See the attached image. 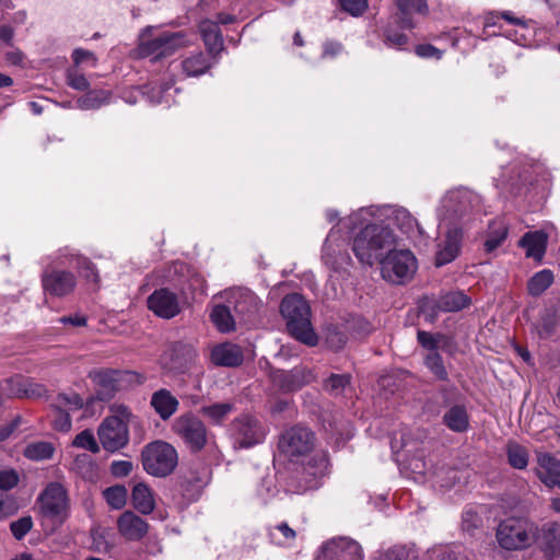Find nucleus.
<instances>
[{"label":"nucleus","mask_w":560,"mask_h":560,"mask_svg":"<svg viewBox=\"0 0 560 560\" xmlns=\"http://www.w3.org/2000/svg\"><path fill=\"white\" fill-rule=\"evenodd\" d=\"M52 428L59 432H69L72 427L70 413L66 410L52 409Z\"/></svg>","instance_id":"obj_53"},{"label":"nucleus","mask_w":560,"mask_h":560,"mask_svg":"<svg viewBox=\"0 0 560 560\" xmlns=\"http://www.w3.org/2000/svg\"><path fill=\"white\" fill-rule=\"evenodd\" d=\"M537 526L524 517H508L499 523L495 538L499 546L508 551L530 547L537 538Z\"/></svg>","instance_id":"obj_5"},{"label":"nucleus","mask_w":560,"mask_h":560,"mask_svg":"<svg viewBox=\"0 0 560 560\" xmlns=\"http://www.w3.org/2000/svg\"><path fill=\"white\" fill-rule=\"evenodd\" d=\"M463 232L458 228L450 229L445 238L438 244L435 266L441 267L452 262L459 254Z\"/></svg>","instance_id":"obj_21"},{"label":"nucleus","mask_w":560,"mask_h":560,"mask_svg":"<svg viewBox=\"0 0 560 560\" xmlns=\"http://www.w3.org/2000/svg\"><path fill=\"white\" fill-rule=\"evenodd\" d=\"M151 31L152 27H145L139 36L137 54L141 58L152 57V60L156 61L191 45V40L185 32H165L151 38Z\"/></svg>","instance_id":"obj_4"},{"label":"nucleus","mask_w":560,"mask_h":560,"mask_svg":"<svg viewBox=\"0 0 560 560\" xmlns=\"http://www.w3.org/2000/svg\"><path fill=\"white\" fill-rule=\"evenodd\" d=\"M212 67L210 58L202 51L194 52L182 61V69L187 77H199Z\"/></svg>","instance_id":"obj_30"},{"label":"nucleus","mask_w":560,"mask_h":560,"mask_svg":"<svg viewBox=\"0 0 560 560\" xmlns=\"http://www.w3.org/2000/svg\"><path fill=\"white\" fill-rule=\"evenodd\" d=\"M232 307L225 305H215L211 312V320L221 332H230L235 329V319L231 313Z\"/></svg>","instance_id":"obj_36"},{"label":"nucleus","mask_w":560,"mask_h":560,"mask_svg":"<svg viewBox=\"0 0 560 560\" xmlns=\"http://www.w3.org/2000/svg\"><path fill=\"white\" fill-rule=\"evenodd\" d=\"M133 465L129 460H114L110 464V472L115 477H126L132 471Z\"/></svg>","instance_id":"obj_61"},{"label":"nucleus","mask_w":560,"mask_h":560,"mask_svg":"<svg viewBox=\"0 0 560 560\" xmlns=\"http://www.w3.org/2000/svg\"><path fill=\"white\" fill-rule=\"evenodd\" d=\"M480 206V196L467 188L447 191L441 200L438 215L443 221H458Z\"/></svg>","instance_id":"obj_8"},{"label":"nucleus","mask_w":560,"mask_h":560,"mask_svg":"<svg viewBox=\"0 0 560 560\" xmlns=\"http://www.w3.org/2000/svg\"><path fill=\"white\" fill-rule=\"evenodd\" d=\"M107 503L115 508L120 509L125 505L127 499V490L122 486H115L107 488L104 491Z\"/></svg>","instance_id":"obj_51"},{"label":"nucleus","mask_w":560,"mask_h":560,"mask_svg":"<svg viewBox=\"0 0 560 560\" xmlns=\"http://www.w3.org/2000/svg\"><path fill=\"white\" fill-rule=\"evenodd\" d=\"M315 560H363V550L352 538L336 537L320 547Z\"/></svg>","instance_id":"obj_13"},{"label":"nucleus","mask_w":560,"mask_h":560,"mask_svg":"<svg viewBox=\"0 0 560 560\" xmlns=\"http://www.w3.org/2000/svg\"><path fill=\"white\" fill-rule=\"evenodd\" d=\"M143 469L154 477H166L177 466V451L170 443L155 441L145 445L141 452Z\"/></svg>","instance_id":"obj_7"},{"label":"nucleus","mask_w":560,"mask_h":560,"mask_svg":"<svg viewBox=\"0 0 560 560\" xmlns=\"http://www.w3.org/2000/svg\"><path fill=\"white\" fill-rule=\"evenodd\" d=\"M412 552L405 547H394L383 555L382 560H411Z\"/></svg>","instance_id":"obj_60"},{"label":"nucleus","mask_w":560,"mask_h":560,"mask_svg":"<svg viewBox=\"0 0 560 560\" xmlns=\"http://www.w3.org/2000/svg\"><path fill=\"white\" fill-rule=\"evenodd\" d=\"M540 470L538 477L548 487L560 486V459L550 454L538 456Z\"/></svg>","instance_id":"obj_29"},{"label":"nucleus","mask_w":560,"mask_h":560,"mask_svg":"<svg viewBox=\"0 0 560 560\" xmlns=\"http://www.w3.org/2000/svg\"><path fill=\"white\" fill-rule=\"evenodd\" d=\"M508 236V226L501 222L495 221L490 225L488 238L485 242V250L491 253L497 249Z\"/></svg>","instance_id":"obj_41"},{"label":"nucleus","mask_w":560,"mask_h":560,"mask_svg":"<svg viewBox=\"0 0 560 560\" xmlns=\"http://www.w3.org/2000/svg\"><path fill=\"white\" fill-rule=\"evenodd\" d=\"M235 409L232 402H215L210 405H203L199 412L205 417L211 424L221 425L231 412Z\"/></svg>","instance_id":"obj_34"},{"label":"nucleus","mask_w":560,"mask_h":560,"mask_svg":"<svg viewBox=\"0 0 560 560\" xmlns=\"http://www.w3.org/2000/svg\"><path fill=\"white\" fill-rule=\"evenodd\" d=\"M336 234L337 231L335 228L331 229L323 246V258L332 269H338L340 264L348 258L347 255H343L340 252H338V256L335 257L336 250L332 248V243L337 240Z\"/></svg>","instance_id":"obj_42"},{"label":"nucleus","mask_w":560,"mask_h":560,"mask_svg":"<svg viewBox=\"0 0 560 560\" xmlns=\"http://www.w3.org/2000/svg\"><path fill=\"white\" fill-rule=\"evenodd\" d=\"M425 366L441 381H447L448 373L444 365L443 359L436 351L430 352L424 359Z\"/></svg>","instance_id":"obj_48"},{"label":"nucleus","mask_w":560,"mask_h":560,"mask_svg":"<svg viewBox=\"0 0 560 560\" xmlns=\"http://www.w3.org/2000/svg\"><path fill=\"white\" fill-rule=\"evenodd\" d=\"M72 445L74 447L83 448L90 451L93 454H97L101 451L100 444L97 443L94 433L90 429H85L72 441Z\"/></svg>","instance_id":"obj_49"},{"label":"nucleus","mask_w":560,"mask_h":560,"mask_svg":"<svg viewBox=\"0 0 560 560\" xmlns=\"http://www.w3.org/2000/svg\"><path fill=\"white\" fill-rule=\"evenodd\" d=\"M328 458L325 453H316L296 472L299 491H306L319 487L322 479L328 472Z\"/></svg>","instance_id":"obj_16"},{"label":"nucleus","mask_w":560,"mask_h":560,"mask_svg":"<svg viewBox=\"0 0 560 560\" xmlns=\"http://www.w3.org/2000/svg\"><path fill=\"white\" fill-rule=\"evenodd\" d=\"M556 317L552 313L546 312L544 313L537 325L536 329L540 338H547L552 335L556 328Z\"/></svg>","instance_id":"obj_52"},{"label":"nucleus","mask_w":560,"mask_h":560,"mask_svg":"<svg viewBox=\"0 0 560 560\" xmlns=\"http://www.w3.org/2000/svg\"><path fill=\"white\" fill-rule=\"evenodd\" d=\"M280 313L285 319L290 335L302 343L313 347L318 338L311 323V307L298 293L285 295L280 304Z\"/></svg>","instance_id":"obj_1"},{"label":"nucleus","mask_w":560,"mask_h":560,"mask_svg":"<svg viewBox=\"0 0 560 560\" xmlns=\"http://www.w3.org/2000/svg\"><path fill=\"white\" fill-rule=\"evenodd\" d=\"M394 220L405 233L411 234L417 230L419 233H422L417 220L411 215V213L404 209H397L394 212Z\"/></svg>","instance_id":"obj_45"},{"label":"nucleus","mask_w":560,"mask_h":560,"mask_svg":"<svg viewBox=\"0 0 560 560\" xmlns=\"http://www.w3.org/2000/svg\"><path fill=\"white\" fill-rule=\"evenodd\" d=\"M416 54L422 58L441 59L443 52L431 44H422L416 47Z\"/></svg>","instance_id":"obj_62"},{"label":"nucleus","mask_w":560,"mask_h":560,"mask_svg":"<svg viewBox=\"0 0 560 560\" xmlns=\"http://www.w3.org/2000/svg\"><path fill=\"white\" fill-rule=\"evenodd\" d=\"M84 405L82 397L74 393H59L51 402V409L70 411L80 410Z\"/></svg>","instance_id":"obj_39"},{"label":"nucleus","mask_w":560,"mask_h":560,"mask_svg":"<svg viewBox=\"0 0 560 560\" xmlns=\"http://www.w3.org/2000/svg\"><path fill=\"white\" fill-rule=\"evenodd\" d=\"M172 430L191 452H200L208 443V429L206 424L190 412L177 417L172 423Z\"/></svg>","instance_id":"obj_10"},{"label":"nucleus","mask_w":560,"mask_h":560,"mask_svg":"<svg viewBox=\"0 0 560 560\" xmlns=\"http://www.w3.org/2000/svg\"><path fill=\"white\" fill-rule=\"evenodd\" d=\"M444 424L453 432H465L469 427L467 410L462 405H454L443 416Z\"/></svg>","instance_id":"obj_33"},{"label":"nucleus","mask_w":560,"mask_h":560,"mask_svg":"<svg viewBox=\"0 0 560 560\" xmlns=\"http://www.w3.org/2000/svg\"><path fill=\"white\" fill-rule=\"evenodd\" d=\"M23 392H24L23 397L40 398L46 395L47 389L43 384L34 383L31 380L26 378L25 389H23Z\"/></svg>","instance_id":"obj_59"},{"label":"nucleus","mask_w":560,"mask_h":560,"mask_svg":"<svg viewBox=\"0 0 560 560\" xmlns=\"http://www.w3.org/2000/svg\"><path fill=\"white\" fill-rule=\"evenodd\" d=\"M150 405L165 421L177 411L179 401L168 389L162 388L152 394Z\"/></svg>","instance_id":"obj_28"},{"label":"nucleus","mask_w":560,"mask_h":560,"mask_svg":"<svg viewBox=\"0 0 560 560\" xmlns=\"http://www.w3.org/2000/svg\"><path fill=\"white\" fill-rule=\"evenodd\" d=\"M36 503L40 517L54 525H61L68 518L70 500L66 487L60 482H49L39 493Z\"/></svg>","instance_id":"obj_6"},{"label":"nucleus","mask_w":560,"mask_h":560,"mask_svg":"<svg viewBox=\"0 0 560 560\" xmlns=\"http://www.w3.org/2000/svg\"><path fill=\"white\" fill-rule=\"evenodd\" d=\"M67 82L72 89L78 91H85L90 86V83L84 74L80 73L75 69L68 71Z\"/></svg>","instance_id":"obj_57"},{"label":"nucleus","mask_w":560,"mask_h":560,"mask_svg":"<svg viewBox=\"0 0 560 560\" xmlns=\"http://www.w3.org/2000/svg\"><path fill=\"white\" fill-rule=\"evenodd\" d=\"M509 463L516 469H524L528 464L527 451L517 443L508 444Z\"/></svg>","instance_id":"obj_46"},{"label":"nucleus","mask_w":560,"mask_h":560,"mask_svg":"<svg viewBox=\"0 0 560 560\" xmlns=\"http://www.w3.org/2000/svg\"><path fill=\"white\" fill-rule=\"evenodd\" d=\"M54 447L48 442H36L27 445L24 450V456L32 460L48 459L54 454Z\"/></svg>","instance_id":"obj_44"},{"label":"nucleus","mask_w":560,"mask_h":560,"mask_svg":"<svg viewBox=\"0 0 560 560\" xmlns=\"http://www.w3.org/2000/svg\"><path fill=\"white\" fill-rule=\"evenodd\" d=\"M199 32L208 54L215 60L224 48L223 36L218 24L210 20H203L199 23Z\"/></svg>","instance_id":"obj_27"},{"label":"nucleus","mask_w":560,"mask_h":560,"mask_svg":"<svg viewBox=\"0 0 560 560\" xmlns=\"http://www.w3.org/2000/svg\"><path fill=\"white\" fill-rule=\"evenodd\" d=\"M15 512L13 503L8 497L0 494V520L7 518Z\"/></svg>","instance_id":"obj_63"},{"label":"nucleus","mask_w":560,"mask_h":560,"mask_svg":"<svg viewBox=\"0 0 560 560\" xmlns=\"http://www.w3.org/2000/svg\"><path fill=\"white\" fill-rule=\"evenodd\" d=\"M441 335H433L424 330H419L417 334L418 342L431 352L436 351Z\"/></svg>","instance_id":"obj_58"},{"label":"nucleus","mask_w":560,"mask_h":560,"mask_svg":"<svg viewBox=\"0 0 560 560\" xmlns=\"http://www.w3.org/2000/svg\"><path fill=\"white\" fill-rule=\"evenodd\" d=\"M119 533L128 540H139L148 532V524L133 512L127 511L118 518Z\"/></svg>","instance_id":"obj_26"},{"label":"nucleus","mask_w":560,"mask_h":560,"mask_svg":"<svg viewBox=\"0 0 560 560\" xmlns=\"http://www.w3.org/2000/svg\"><path fill=\"white\" fill-rule=\"evenodd\" d=\"M520 246L526 249V256L541 260L545 252L547 237L542 232H528L518 242Z\"/></svg>","instance_id":"obj_31"},{"label":"nucleus","mask_w":560,"mask_h":560,"mask_svg":"<svg viewBox=\"0 0 560 560\" xmlns=\"http://www.w3.org/2000/svg\"><path fill=\"white\" fill-rule=\"evenodd\" d=\"M131 498L135 509L140 513L150 514L153 512L155 508L154 498L145 483H137L132 489Z\"/></svg>","instance_id":"obj_35"},{"label":"nucleus","mask_w":560,"mask_h":560,"mask_svg":"<svg viewBox=\"0 0 560 560\" xmlns=\"http://www.w3.org/2000/svg\"><path fill=\"white\" fill-rule=\"evenodd\" d=\"M394 244L395 236L388 228L368 224L354 236L352 250L362 264L372 266L393 248Z\"/></svg>","instance_id":"obj_2"},{"label":"nucleus","mask_w":560,"mask_h":560,"mask_svg":"<svg viewBox=\"0 0 560 560\" xmlns=\"http://www.w3.org/2000/svg\"><path fill=\"white\" fill-rule=\"evenodd\" d=\"M314 444L315 435L308 428L294 425L280 435L278 447L282 454L293 459L307 455Z\"/></svg>","instance_id":"obj_11"},{"label":"nucleus","mask_w":560,"mask_h":560,"mask_svg":"<svg viewBox=\"0 0 560 560\" xmlns=\"http://www.w3.org/2000/svg\"><path fill=\"white\" fill-rule=\"evenodd\" d=\"M109 97L110 93L105 90L89 91L77 100V106L83 110L97 109L108 103Z\"/></svg>","instance_id":"obj_37"},{"label":"nucleus","mask_w":560,"mask_h":560,"mask_svg":"<svg viewBox=\"0 0 560 560\" xmlns=\"http://www.w3.org/2000/svg\"><path fill=\"white\" fill-rule=\"evenodd\" d=\"M26 378L21 375H15L3 381L0 385V390L9 397L22 398L24 395Z\"/></svg>","instance_id":"obj_47"},{"label":"nucleus","mask_w":560,"mask_h":560,"mask_svg":"<svg viewBox=\"0 0 560 560\" xmlns=\"http://www.w3.org/2000/svg\"><path fill=\"white\" fill-rule=\"evenodd\" d=\"M541 539L548 551L555 553L560 550V525L547 523L541 528Z\"/></svg>","instance_id":"obj_43"},{"label":"nucleus","mask_w":560,"mask_h":560,"mask_svg":"<svg viewBox=\"0 0 560 560\" xmlns=\"http://www.w3.org/2000/svg\"><path fill=\"white\" fill-rule=\"evenodd\" d=\"M148 307L156 316L171 319L182 312L178 295L167 288H161L148 298Z\"/></svg>","instance_id":"obj_17"},{"label":"nucleus","mask_w":560,"mask_h":560,"mask_svg":"<svg viewBox=\"0 0 560 560\" xmlns=\"http://www.w3.org/2000/svg\"><path fill=\"white\" fill-rule=\"evenodd\" d=\"M110 415L104 418L97 428V436L102 447L110 453L121 450L129 442V422L132 412L124 404L109 406Z\"/></svg>","instance_id":"obj_3"},{"label":"nucleus","mask_w":560,"mask_h":560,"mask_svg":"<svg viewBox=\"0 0 560 560\" xmlns=\"http://www.w3.org/2000/svg\"><path fill=\"white\" fill-rule=\"evenodd\" d=\"M60 264L65 265L67 262H75V268L78 271L88 280L93 283H98L100 275L95 265L85 256L78 254L77 252L70 248L60 249Z\"/></svg>","instance_id":"obj_25"},{"label":"nucleus","mask_w":560,"mask_h":560,"mask_svg":"<svg viewBox=\"0 0 560 560\" xmlns=\"http://www.w3.org/2000/svg\"><path fill=\"white\" fill-rule=\"evenodd\" d=\"M315 376L306 368H294L291 371L278 370L272 374L273 384L282 392H295L312 383Z\"/></svg>","instance_id":"obj_18"},{"label":"nucleus","mask_w":560,"mask_h":560,"mask_svg":"<svg viewBox=\"0 0 560 560\" xmlns=\"http://www.w3.org/2000/svg\"><path fill=\"white\" fill-rule=\"evenodd\" d=\"M42 287L46 294L63 298L71 294L77 287L73 272L56 268H47L42 273Z\"/></svg>","instance_id":"obj_15"},{"label":"nucleus","mask_w":560,"mask_h":560,"mask_svg":"<svg viewBox=\"0 0 560 560\" xmlns=\"http://www.w3.org/2000/svg\"><path fill=\"white\" fill-rule=\"evenodd\" d=\"M351 375L350 374H330L323 383V388L326 393L331 396L338 397L346 393L347 388L350 387Z\"/></svg>","instance_id":"obj_38"},{"label":"nucleus","mask_w":560,"mask_h":560,"mask_svg":"<svg viewBox=\"0 0 560 560\" xmlns=\"http://www.w3.org/2000/svg\"><path fill=\"white\" fill-rule=\"evenodd\" d=\"M231 431L235 444L242 448H248L261 443L266 436L265 425L255 417L241 415L231 423Z\"/></svg>","instance_id":"obj_12"},{"label":"nucleus","mask_w":560,"mask_h":560,"mask_svg":"<svg viewBox=\"0 0 560 560\" xmlns=\"http://www.w3.org/2000/svg\"><path fill=\"white\" fill-rule=\"evenodd\" d=\"M20 477L14 469L0 470V490L8 491L18 486Z\"/></svg>","instance_id":"obj_55"},{"label":"nucleus","mask_w":560,"mask_h":560,"mask_svg":"<svg viewBox=\"0 0 560 560\" xmlns=\"http://www.w3.org/2000/svg\"><path fill=\"white\" fill-rule=\"evenodd\" d=\"M471 304V300L460 291H453L442 295L439 301L432 305L421 306L422 313L427 314L432 322L439 311L441 312H458Z\"/></svg>","instance_id":"obj_20"},{"label":"nucleus","mask_w":560,"mask_h":560,"mask_svg":"<svg viewBox=\"0 0 560 560\" xmlns=\"http://www.w3.org/2000/svg\"><path fill=\"white\" fill-rule=\"evenodd\" d=\"M90 378L100 387L97 396L101 400H108L117 390L120 372L110 369H101L90 372Z\"/></svg>","instance_id":"obj_24"},{"label":"nucleus","mask_w":560,"mask_h":560,"mask_svg":"<svg viewBox=\"0 0 560 560\" xmlns=\"http://www.w3.org/2000/svg\"><path fill=\"white\" fill-rule=\"evenodd\" d=\"M342 10L353 16H359L368 9V0H339Z\"/></svg>","instance_id":"obj_56"},{"label":"nucleus","mask_w":560,"mask_h":560,"mask_svg":"<svg viewBox=\"0 0 560 560\" xmlns=\"http://www.w3.org/2000/svg\"><path fill=\"white\" fill-rule=\"evenodd\" d=\"M553 282V275L550 270H541L536 272L527 283L528 293L533 296L540 295Z\"/></svg>","instance_id":"obj_40"},{"label":"nucleus","mask_w":560,"mask_h":560,"mask_svg":"<svg viewBox=\"0 0 560 560\" xmlns=\"http://www.w3.org/2000/svg\"><path fill=\"white\" fill-rule=\"evenodd\" d=\"M224 298L235 316L244 322L254 317L261 307L258 296L246 288L230 289L224 292Z\"/></svg>","instance_id":"obj_14"},{"label":"nucleus","mask_w":560,"mask_h":560,"mask_svg":"<svg viewBox=\"0 0 560 560\" xmlns=\"http://www.w3.org/2000/svg\"><path fill=\"white\" fill-rule=\"evenodd\" d=\"M397 7L396 22L401 28L412 30L417 26L415 15H428L427 0H394Z\"/></svg>","instance_id":"obj_19"},{"label":"nucleus","mask_w":560,"mask_h":560,"mask_svg":"<svg viewBox=\"0 0 560 560\" xmlns=\"http://www.w3.org/2000/svg\"><path fill=\"white\" fill-rule=\"evenodd\" d=\"M378 261L382 277L394 284L411 280L417 271V259L408 249L393 250L390 248Z\"/></svg>","instance_id":"obj_9"},{"label":"nucleus","mask_w":560,"mask_h":560,"mask_svg":"<svg viewBox=\"0 0 560 560\" xmlns=\"http://www.w3.org/2000/svg\"><path fill=\"white\" fill-rule=\"evenodd\" d=\"M33 527V520L30 515L23 516L19 518L18 521H14L10 525V529L13 534V536L21 540L25 537V535L32 529Z\"/></svg>","instance_id":"obj_54"},{"label":"nucleus","mask_w":560,"mask_h":560,"mask_svg":"<svg viewBox=\"0 0 560 560\" xmlns=\"http://www.w3.org/2000/svg\"><path fill=\"white\" fill-rule=\"evenodd\" d=\"M210 360L217 366L236 368L243 363L244 353L240 346L223 342L212 348Z\"/></svg>","instance_id":"obj_22"},{"label":"nucleus","mask_w":560,"mask_h":560,"mask_svg":"<svg viewBox=\"0 0 560 560\" xmlns=\"http://www.w3.org/2000/svg\"><path fill=\"white\" fill-rule=\"evenodd\" d=\"M197 358V351L191 343L177 341L168 346L164 353L171 369H184Z\"/></svg>","instance_id":"obj_23"},{"label":"nucleus","mask_w":560,"mask_h":560,"mask_svg":"<svg viewBox=\"0 0 560 560\" xmlns=\"http://www.w3.org/2000/svg\"><path fill=\"white\" fill-rule=\"evenodd\" d=\"M298 533L287 522H281L268 528L270 541L279 547L291 548L294 546Z\"/></svg>","instance_id":"obj_32"},{"label":"nucleus","mask_w":560,"mask_h":560,"mask_svg":"<svg viewBox=\"0 0 560 560\" xmlns=\"http://www.w3.org/2000/svg\"><path fill=\"white\" fill-rule=\"evenodd\" d=\"M345 224L351 230L354 231L359 225L363 224V210L352 213L345 221Z\"/></svg>","instance_id":"obj_64"},{"label":"nucleus","mask_w":560,"mask_h":560,"mask_svg":"<svg viewBox=\"0 0 560 560\" xmlns=\"http://www.w3.org/2000/svg\"><path fill=\"white\" fill-rule=\"evenodd\" d=\"M382 36L384 44L392 48H401L408 43L407 35L395 31L392 24L384 27Z\"/></svg>","instance_id":"obj_50"}]
</instances>
